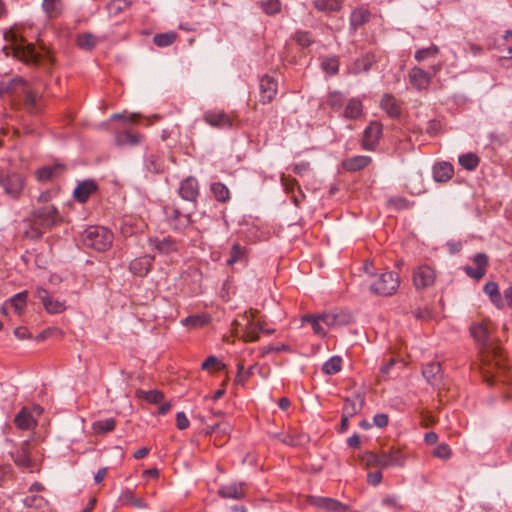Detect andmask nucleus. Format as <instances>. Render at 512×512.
Instances as JSON below:
<instances>
[{
    "mask_svg": "<svg viewBox=\"0 0 512 512\" xmlns=\"http://www.w3.org/2000/svg\"><path fill=\"white\" fill-rule=\"evenodd\" d=\"M469 330L479 351L484 381L488 385H493L496 381L494 369L499 372H504L506 369L505 357L501 347L492 340L487 322L473 323Z\"/></svg>",
    "mask_w": 512,
    "mask_h": 512,
    "instance_id": "nucleus-1",
    "label": "nucleus"
},
{
    "mask_svg": "<svg viewBox=\"0 0 512 512\" xmlns=\"http://www.w3.org/2000/svg\"><path fill=\"white\" fill-rule=\"evenodd\" d=\"M83 245L98 252L108 250L113 242V234L102 226H90L82 235Z\"/></svg>",
    "mask_w": 512,
    "mask_h": 512,
    "instance_id": "nucleus-2",
    "label": "nucleus"
},
{
    "mask_svg": "<svg viewBox=\"0 0 512 512\" xmlns=\"http://www.w3.org/2000/svg\"><path fill=\"white\" fill-rule=\"evenodd\" d=\"M374 276L375 280L370 284V291L375 295L391 296L400 286V277L396 272L386 271Z\"/></svg>",
    "mask_w": 512,
    "mask_h": 512,
    "instance_id": "nucleus-3",
    "label": "nucleus"
},
{
    "mask_svg": "<svg viewBox=\"0 0 512 512\" xmlns=\"http://www.w3.org/2000/svg\"><path fill=\"white\" fill-rule=\"evenodd\" d=\"M17 88L23 94V104L30 114H38L41 111V96L31 89L22 78L13 79L7 87V91Z\"/></svg>",
    "mask_w": 512,
    "mask_h": 512,
    "instance_id": "nucleus-4",
    "label": "nucleus"
},
{
    "mask_svg": "<svg viewBox=\"0 0 512 512\" xmlns=\"http://www.w3.org/2000/svg\"><path fill=\"white\" fill-rule=\"evenodd\" d=\"M25 186V178L22 174L11 172L0 174V187L3 193L11 198H18Z\"/></svg>",
    "mask_w": 512,
    "mask_h": 512,
    "instance_id": "nucleus-5",
    "label": "nucleus"
},
{
    "mask_svg": "<svg viewBox=\"0 0 512 512\" xmlns=\"http://www.w3.org/2000/svg\"><path fill=\"white\" fill-rule=\"evenodd\" d=\"M33 219H35V223L37 225H40L45 230L51 229L62 221L57 208L52 205L43 206L37 209L33 214Z\"/></svg>",
    "mask_w": 512,
    "mask_h": 512,
    "instance_id": "nucleus-6",
    "label": "nucleus"
},
{
    "mask_svg": "<svg viewBox=\"0 0 512 512\" xmlns=\"http://www.w3.org/2000/svg\"><path fill=\"white\" fill-rule=\"evenodd\" d=\"M164 213L168 224L173 230L183 231L192 222L191 213H183L178 207L174 205H166Z\"/></svg>",
    "mask_w": 512,
    "mask_h": 512,
    "instance_id": "nucleus-7",
    "label": "nucleus"
},
{
    "mask_svg": "<svg viewBox=\"0 0 512 512\" xmlns=\"http://www.w3.org/2000/svg\"><path fill=\"white\" fill-rule=\"evenodd\" d=\"M203 120L210 126L217 129H231L234 127L233 119L220 110H209L203 114Z\"/></svg>",
    "mask_w": 512,
    "mask_h": 512,
    "instance_id": "nucleus-8",
    "label": "nucleus"
},
{
    "mask_svg": "<svg viewBox=\"0 0 512 512\" xmlns=\"http://www.w3.org/2000/svg\"><path fill=\"white\" fill-rule=\"evenodd\" d=\"M435 278V271L428 265L419 266L413 273V283L418 290L432 286Z\"/></svg>",
    "mask_w": 512,
    "mask_h": 512,
    "instance_id": "nucleus-9",
    "label": "nucleus"
},
{
    "mask_svg": "<svg viewBox=\"0 0 512 512\" xmlns=\"http://www.w3.org/2000/svg\"><path fill=\"white\" fill-rule=\"evenodd\" d=\"M178 193L182 199L196 204L200 194L199 183L197 179L189 176L182 180L178 189Z\"/></svg>",
    "mask_w": 512,
    "mask_h": 512,
    "instance_id": "nucleus-10",
    "label": "nucleus"
},
{
    "mask_svg": "<svg viewBox=\"0 0 512 512\" xmlns=\"http://www.w3.org/2000/svg\"><path fill=\"white\" fill-rule=\"evenodd\" d=\"M382 134V125L379 122H371L364 130L362 147L365 150H374Z\"/></svg>",
    "mask_w": 512,
    "mask_h": 512,
    "instance_id": "nucleus-11",
    "label": "nucleus"
},
{
    "mask_svg": "<svg viewBox=\"0 0 512 512\" xmlns=\"http://www.w3.org/2000/svg\"><path fill=\"white\" fill-rule=\"evenodd\" d=\"M473 263L476 267L467 265L463 269L470 278L479 281L487 272L488 256L485 253H477L473 257Z\"/></svg>",
    "mask_w": 512,
    "mask_h": 512,
    "instance_id": "nucleus-12",
    "label": "nucleus"
},
{
    "mask_svg": "<svg viewBox=\"0 0 512 512\" xmlns=\"http://www.w3.org/2000/svg\"><path fill=\"white\" fill-rule=\"evenodd\" d=\"M406 456L399 449H390L380 453V468L403 467Z\"/></svg>",
    "mask_w": 512,
    "mask_h": 512,
    "instance_id": "nucleus-13",
    "label": "nucleus"
},
{
    "mask_svg": "<svg viewBox=\"0 0 512 512\" xmlns=\"http://www.w3.org/2000/svg\"><path fill=\"white\" fill-rule=\"evenodd\" d=\"M260 102L263 104L270 103L277 94V81L269 75H264L260 79Z\"/></svg>",
    "mask_w": 512,
    "mask_h": 512,
    "instance_id": "nucleus-14",
    "label": "nucleus"
},
{
    "mask_svg": "<svg viewBox=\"0 0 512 512\" xmlns=\"http://www.w3.org/2000/svg\"><path fill=\"white\" fill-rule=\"evenodd\" d=\"M410 84L417 90L427 89L431 83L432 75L424 69L415 66L408 73Z\"/></svg>",
    "mask_w": 512,
    "mask_h": 512,
    "instance_id": "nucleus-15",
    "label": "nucleus"
},
{
    "mask_svg": "<svg viewBox=\"0 0 512 512\" xmlns=\"http://www.w3.org/2000/svg\"><path fill=\"white\" fill-rule=\"evenodd\" d=\"M309 502L318 508L330 512H345L348 509L345 504L327 497L310 496Z\"/></svg>",
    "mask_w": 512,
    "mask_h": 512,
    "instance_id": "nucleus-16",
    "label": "nucleus"
},
{
    "mask_svg": "<svg viewBox=\"0 0 512 512\" xmlns=\"http://www.w3.org/2000/svg\"><path fill=\"white\" fill-rule=\"evenodd\" d=\"M154 262V256L151 255H143L138 258L133 259L129 264V270L135 276L145 277Z\"/></svg>",
    "mask_w": 512,
    "mask_h": 512,
    "instance_id": "nucleus-17",
    "label": "nucleus"
},
{
    "mask_svg": "<svg viewBox=\"0 0 512 512\" xmlns=\"http://www.w3.org/2000/svg\"><path fill=\"white\" fill-rule=\"evenodd\" d=\"M14 56L24 63L37 64L41 61V55L36 52L35 47L32 44L17 45L14 48Z\"/></svg>",
    "mask_w": 512,
    "mask_h": 512,
    "instance_id": "nucleus-18",
    "label": "nucleus"
},
{
    "mask_svg": "<svg viewBox=\"0 0 512 512\" xmlns=\"http://www.w3.org/2000/svg\"><path fill=\"white\" fill-rule=\"evenodd\" d=\"M259 332H263L265 334H272L274 330H264V323L258 322L254 323L252 319L247 318V323L243 329L242 338L245 342H256L259 339Z\"/></svg>",
    "mask_w": 512,
    "mask_h": 512,
    "instance_id": "nucleus-19",
    "label": "nucleus"
},
{
    "mask_svg": "<svg viewBox=\"0 0 512 512\" xmlns=\"http://www.w3.org/2000/svg\"><path fill=\"white\" fill-rule=\"evenodd\" d=\"M365 403V398L359 393H356L352 397L344 399V405L342 408V415L347 417H353L360 413Z\"/></svg>",
    "mask_w": 512,
    "mask_h": 512,
    "instance_id": "nucleus-20",
    "label": "nucleus"
},
{
    "mask_svg": "<svg viewBox=\"0 0 512 512\" xmlns=\"http://www.w3.org/2000/svg\"><path fill=\"white\" fill-rule=\"evenodd\" d=\"M245 486V483H230L223 485L219 489L218 494L222 498L240 500L246 495Z\"/></svg>",
    "mask_w": 512,
    "mask_h": 512,
    "instance_id": "nucleus-21",
    "label": "nucleus"
},
{
    "mask_svg": "<svg viewBox=\"0 0 512 512\" xmlns=\"http://www.w3.org/2000/svg\"><path fill=\"white\" fill-rule=\"evenodd\" d=\"M322 323L327 326L335 327L346 325L351 321V315L343 311H334L320 315Z\"/></svg>",
    "mask_w": 512,
    "mask_h": 512,
    "instance_id": "nucleus-22",
    "label": "nucleus"
},
{
    "mask_svg": "<svg viewBox=\"0 0 512 512\" xmlns=\"http://www.w3.org/2000/svg\"><path fill=\"white\" fill-rule=\"evenodd\" d=\"M14 463L21 468H30L33 465L29 451V441H24L20 448L11 453Z\"/></svg>",
    "mask_w": 512,
    "mask_h": 512,
    "instance_id": "nucleus-23",
    "label": "nucleus"
},
{
    "mask_svg": "<svg viewBox=\"0 0 512 512\" xmlns=\"http://www.w3.org/2000/svg\"><path fill=\"white\" fill-rule=\"evenodd\" d=\"M150 245L164 255H170L178 251V243L171 237L150 239Z\"/></svg>",
    "mask_w": 512,
    "mask_h": 512,
    "instance_id": "nucleus-24",
    "label": "nucleus"
},
{
    "mask_svg": "<svg viewBox=\"0 0 512 512\" xmlns=\"http://www.w3.org/2000/svg\"><path fill=\"white\" fill-rule=\"evenodd\" d=\"M142 140V135L134 133L130 130L116 131L115 132V144L119 147L123 146H136Z\"/></svg>",
    "mask_w": 512,
    "mask_h": 512,
    "instance_id": "nucleus-25",
    "label": "nucleus"
},
{
    "mask_svg": "<svg viewBox=\"0 0 512 512\" xmlns=\"http://www.w3.org/2000/svg\"><path fill=\"white\" fill-rule=\"evenodd\" d=\"M96 190L97 184L93 180H85L77 185L73 195L78 202L85 203Z\"/></svg>",
    "mask_w": 512,
    "mask_h": 512,
    "instance_id": "nucleus-26",
    "label": "nucleus"
},
{
    "mask_svg": "<svg viewBox=\"0 0 512 512\" xmlns=\"http://www.w3.org/2000/svg\"><path fill=\"white\" fill-rule=\"evenodd\" d=\"M14 423L21 430H29L36 426L37 421L33 417L32 412L28 408L23 407L15 416Z\"/></svg>",
    "mask_w": 512,
    "mask_h": 512,
    "instance_id": "nucleus-27",
    "label": "nucleus"
},
{
    "mask_svg": "<svg viewBox=\"0 0 512 512\" xmlns=\"http://www.w3.org/2000/svg\"><path fill=\"white\" fill-rule=\"evenodd\" d=\"M65 170L62 164H55L52 166H44L36 171V178L41 182H47L55 177H58Z\"/></svg>",
    "mask_w": 512,
    "mask_h": 512,
    "instance_id": "nucleus-28",
    "label": "nucleus"
},
{
    "mask_svg": "<svg viewBox=\"0 0 512 512\" xmlns=\"http://www.w3.org/2000/svg\"><path fill=\"white\" fill-rule=\"evenodd\" d=\"M371 13L364 8H358L351 12L350 29L356 32L361 26L370 20Z\"/></svg>",
    "mask_w": 512,
    "mask_h": 512,
    "instance_id": "nucleus-29",
    "label": "nucleus"
},
{
    "mask_svg": "<svg viewBox=\"0 0 512 512\" xmlns=\"http://www.w3.org/2000/svg\"><path fill=\"white\" fill-rule=\"evenodd\" d=\"M441 364L439 362H429L422 368V375L427 382L433 386L438 385L440 379Z\"/></svg>",
    "mask_w": 512,
    "mask_h": 512,
    "instance_id": "nucleus-30",
    "label": "nucleus"
},
{
    "mask_svg": "<svg viewBox=\"0 0 512 512\" xmlns=\"http://www.w3.org/2000/svg\"><path fill=\"white\" fill-rule=\"evenodd\" d=\"M42 9L48 19L58 18L64 10L63 0H43Z\"/></svg>",
    "mask_w": 512,
    "mask_h": 512,
    "instance_id": "nucleus-31",
    "label": "nucleus"
},
{
    "mask_svg": "<svg viewBox=\"0 0 512 512\" xmlns=\"http://www.w3.org/2000/svg\"><path fill=\"white\" fill-rule=\"evenodd\" d=\"M453 174L454 168L448 162L438 163L433 167V178L436 182H447Z\"/></svg>",
    "mask_w": 512,
    "mask_h": 512,
    "instance_id": "nucleus-32",
    "label": "nucleus"
},
{
    "mask_svg": "<svg viewBox=\"0 0 512 512\" xmlns=\"http://www.w3.org/2000/svg\"><path fill=\"white\" fill-rule=\"evenodd\" d=\"M371 163V157L364 156V155H358L351 157L349 159H346L343 162V167L347 171L355 172L364 169Z\"/></svg>",
    "mask_w": 512,
    "mask_h": 512,
    "instance_id": "nucleus-33",
    "label": "nucleus"
},
{
    "mask_svg": "<svg viewBox=\"0 0 512 512\" xmlns=\"http://www.w3.org/2000/svg\"><path fill=\"white\" fill-rule=\"evenodd\" d=\"M363 113L362 102L357 98H352L348 101L344 108L343 116L349 120H356L361 117Z\"/></svg>",
    "mask_w": 512,
    "mask_h": 512,
    "instance_id": "nucleus-34",
    "label": "nucleus"
},
{
    "mask_svg": "<svg viewBox=\"0 0 512 512\" xmlns=\"http://www.w3.org/2000/svg\"><path fill=\"white\" fill-rule=\"evenodd\" d=\"M119 500L123 505H130L139 509L147 508V504L144 499L137 497L131 489L124 490L121 493Z\"/></svg>",
    "mask_w": 512,
    "mask_h": 512,
    "instance_id": "nucleus-35",
    "label": "nucleus"
},
{
    "mask_svg": "<svg viewBox=\"0 0 512 512\" xmlns=\"http://www.w3.org/2000/svg\"><path fill=\"white\" fill-rule=\"evenodd\" d=\"M381 108L387 112L390 117L397 118L401 114V108L396 99L390 95L385 94L381 100Z\"/></svg>",
    "mask_w": 512,
    "mask_h": 512,
    "instance_id": "nucleus-36",
    "label": "nucleus"
},
{
    "mask_svg": "<svg viewBox=\"0 0 512 512\" xmlns=\"http://www.w3.org/2000/svg\"><path fill=\"white\" fill-rule=\"evenodd\" d=\"M315 9L324 13L338 12L342 9L341 0H314Z\"/></svg>",
    "mask_w": 512,
    "mask_h": 512,
    "instance_id": "nucleus-37",
    "label": "nucleus"
},
{
    "mask_svg": "<svg viewBox=\"0 0 512 512\" xmlns=\"http://www.w3.org/2000/svg\"><path fill=\"white\" fill-rule=\"evenodd\" d=\"M483 290L489 296L493 304H495L498 308H502V296L501 293L499 292L498 284L496 282H487L484 285Z\"/></svg>",
    "mask_w": 512,
    "mask_h": 512,
    "instance_id": "nucleus-38",
    "label": "nucleus"
},
{
    "mask_svg": "<svg viewBox=\"0 0 512 512\" xmlns=\"http://www.w3.org/2000/svg\"><path fill=\"white\" fill-rule=\"evenodd\" d=\"M116 421L114 418H107L93 422L92 430L96 435H103L115 429Z\"/></svg>",
    "mask_w": 512,
    "mask_h": 512,
    "instance_id": "nucleus-39",
    "label": "nucleus"
},
{
    "mask_svg": "<svg viewBox=\"0 0 512 512\" xmlns=\"http://www.w3.org/2000/svg\"><path fill=\"white\" fill-rule=\"evenodd\" d=\"M210 190L217 201L221 203L229 201L230 191L225 184L221 182H214L211 184Z\"/></svg>",
    "mask_w": 512,
    "mask_h": 512,
    "instance_id": "nucleus-40",
    "label": "nucleus"
},
{
    "mask_svg": "<svg viewBox=\"0 0 512 512\" xmlns=\"http://www.w3.org/2000/svg\"><path fill=\"white\" fill-rule=\"evenodd\" d=\"M247 260V250L239 243H234L230 250V257L227 259V265H233L239 261Z\"/></svg>",
    "mask_w": 512,
    "mask_h": 512,
    "instance_id": "nucleus-41",
    "label": "nucleus"
},
{
    "mask_svg": "<svg viewBox=\"0 0 512 512\" xmlns=\"http://www.w3.org/2000/svg\"><path fill=\"white\" fill-rule=\"evenodd\" d=\"M177 39V34L174 31L156 34L153 37V43L158 47H168L172 45Z\"/></svg>",
    "mask_w": 512,
    "mask_h": 512,
    "instance_id": "nucleus-42",
    "label": "nucleus"
},
{
    "mask_svg": "<svg viewBox=\"0 0 512 512\" xmlns=\"http://www.w3.org/2000/svg\"><path fill=\"white\" fill-rule=\"evenodd\" d=\"M480 159L474 153H466L459 156V164L468 171L475 170L479 165Z\"/></svg>",
    "mask_w": 512,
    "mask_h": 512,
    "instance_id": "nucleus-43",
    "label": "nucleus"
},
{
    "mask_svg": "<svg viewBox=\"0 0 512 512\" xmlns=\"http://www.w3.org/2000/svg\"><path fill=\"white\" fill-rule=\"evenodd\" d=\"M77 45L81 49L92 50L97 44V38L90 32H85L77 36Z\"/></svg>",
    "mask_w": 512,
    "mask_h": 512,
    "instance_id": "nucleus-44",
    "label": "nucleus"
},
{
    "mask_svg": "<svg viewBox=\"0 0 512 512\" xmlns=\"http://www.w3.org/2000/svg\"><path fill=\"white\" fill-rule=\"evenodd\" d=\"M341 367L342 358L340 356H333L323 364L322 371L327 375H334L341 370Z\"/></svg>",
    "mask_w": 512,
    "mask_h": 512,
    "instance_id": "nucleus-45",
    "label": "nucleus"
},
{
    "mask_svg": "<svg viewBox=\"0 0 512 512\" xmlns=\"http://www.w3.org/2000/svg\"><path fill=\"white\" fill-rule=\"evenodd\" d=\"M135 0H112L108 6L107 9L111 15H118L121 12L127 10Z\"/></svg>",
    "mask_w": 512,
    "mask_h": 512,
    "instance_id": "nucleus-46",
    "label": "nucleus"
},
{
    "mask_svg": "<svg viewBox=\"0 0 512 512\" xmlns=\"http://www.w3.org/2000/svg\"><path fill=\"white\" fill-rule=\"evenodd\" d=\"M322 69L328 75H336L339 71V59L337 56L326 57L321 61Z\"/></svg>",
    "mask_w": 512,
    "mask_h": 512,
    "instance_id": "nucleus-47",
    "label": "nucleus"
},
{
    "mask_svg": "<svg viewBox=\"0 0 512 512\" xmlns=\"http://www.w3.org/2000/svg\"><path fill=\"white\" fill-rule=\"evenodd\" d=\"M28 298V292L23 291L15 294L13 297L9 299V302L11 303V306L16 310L18 314H21L23 309L26 306Z\"/></svg>",
    "mask_w": 512,
    "mask_h": 512,
    "instance_id": "nucleus-48",
    "label": "nucleus"
},
{
    "mask_svg": "<svg viewBox=\"0 0 512 512\" xmlns=\"http://www.w3.org/2000/svg\"><path fill=\"white\" fill-rule=\"evenodd\" d=\"M137 396L152 404L160 403L164 398V394L159 390H138Z\"/></svg>",
    "mask_w": 512,
    "mask_h": 512,
    "instance_id": "nucleus-49",
    "label": "nucleus"
},
{
    "mask_svg": "<svg viewBox=\"0 0 512 512\" xmlns=\"http://www.w3.org/2000/svg\"><path fill=\"white\" fill-rule=\"evenodd\" d=\"M439 53V47L432 44L431 46L427 48H421L418 49L415 54L414 58L418 62H422L427 58L434 57Z\"/></svg>",
    "mask_w": 512,
    "mask_h": 512,
    "instance_id": "nucleus-50",
    "label": "nucleus"
},
{
    "mask_svg": "<svg viewBox=\"0 0 512 512\" xmlns=\"http://www.w3.org/2000/svg\"><path fill=\"white\" fill-rule=\"evenodd\" d=\"M210 318L206 315H191L186 317L182 323L192 328L203 327L209 322Z\"/></svg>",
    "mask_w": 512,
    "mask_h": 512,
    "instance_id": "nucleus-51",
    "label": "nucleus"
},
{
    "mask_svg": "<svg viewBox=\"0 0 512 512\" xmlns=\"http://www.w3.org/2000/svg\"><path fill=\"white\" fill-rule=\"evenodd\" d=\"M260 5L267 15H276L281 11L279 0H260Z\"/></svg>",
    "mask_w": 512,
    "mask_h": 512,
    "instance_id": "nucleus-52",
    "label": "nucleus"
},
{
    "mask_svg": "<svg viewBox=\"0 0 512 512\" xmlns=\"http://www.w3.org/2000/svg\"><path fill=\"white\" fill-rule=\"evenodd\" d=\"M302 321L310 323L315 334L320 335V336L326 335V331L321 326L322 320L320 318V315H318V316L306 315L302 318Z\"/></svg>",
    "mask_w": 512,
    "mask_h": 512,
    "instance_id": "nucleus-53",
    "label": "nucleus"
},
{
    "mask_svg": "<svg viewBox=\"0 0 512 512\" xmlns=\"http://www.w3.org/2000/svg\"><path fill=\"white\" fill-rule=\"evenodd\" d=\"M281 184L288 194L295 193V189H301L298 184V181L295 178H292L291 176H286L284 174L281 175Z\"/></svg>",
    "mask_w": 512,
    "mask_h": 512,
    "instance_id": "nucleus-54",
    "label": "nucleus"
},
{
    "mask_svg": "<svg viewBox=\"0 0 512 512\" xmlns=\"http://www.w3.org/2000/svg\"><path fill=\"white\" fill-rule=\"evenodd\" d=\"M294 39L302 47H309L314 42L311 33L308 31H297Z\"/></svg>",
    "mask_w": 512,
    "mask_h": 512,
    "instance_id": "nucleus-55",
    "label": "nucleus"
},
{
    "mask_svg": "<svg viewBox=\"0 0 512 512\" xmlns=\"http://www.w3.org/2000/svg\"><path fill=\"white\" fill-rule=\"evenodd\" d=\"M362 461L365 463L367 467L380 468V454H377L375 452H365L362 456Z\"/></svg>",
    "mask_w": 512,
    "mask_h": 512,
    "instance_id": "nucleus-56",
    "label": "nucleus"
},
{
    "mask_svg": "<svg viewBox=\"0 0 512 512\" xmlns=\"http://www.w3.org/2000/svg\"><path fill=\"white\" fill-rule=\"evenodd\" d=\"M44 308L48 313L55 314L60 313L65 310L64 302L53 300L52 298L45 303Z\"/></svg>",
    "mask_w": 512,
    "mask_h": 512,
    "instance_id": "nucleus-57",
    "label": "nucleus"
},
{
    "mask_svg": "<svg viewBox=\"0 0 512 512\" xmlns=\"http://www.w3.org/2000/svg\"><path fill=\"white\" fill-rule=\"evenodd\" d=\"M44 230L45 229L42 228L40 225H37L35 223V219H33V224L31 225L29 230L25 231V236L33 240H38L42 237Z\"/></svg>",
    "mask_w": 512,
    "mask_h": 512,
    "instance_id": "nucleus-58",
    "label": "nucleus"
},
{
    "mask_svg": "<svg viewBox=\"0 0 512 512\" xmlns=\"http://www.w3.org/2000/svg\"><path fill=\"white\" fill-rule=\"evenodd\" d=\"M433 456L441 459H448L451 456V449L448 444L441 443L433 450Z\"/></svg>",
    "mask_w": 512,
    "mask_h": 512,
    "instance_id": "nucleus-59",
    "label": "nucleus"
},
{
    "mask_svg": "<svg viewBox=\"0 0 512 512\" xmlns=\"http://www.w3.org/2000/svg\"><path fill=\"white\" fill-rule=\"evenodd\" d=\"M46 501L42 496H28L24 499V504L27 507L41 508L45 505Z\"/></svg>",
    "mask_w": 512,
    "mask_h": 512,
    "instance_id": "nucleus-60",
    "label": "nucleus"
},
{
    "mask_svg": "<svg viewBox=\"0 0 512 512\" xmlns=\"http://www.w3.org/2000/svg\"><path fill=\"white\" fill-rule=\"evenodd\" d=\"M282 351H291V348L289 345H286V344H281V345H277V346L270 345L261 350V356L264 357L271 352L278 353V352H282Z\"/></svg>",
    "mask_w": 512,
    "mask_h": 512,
    "instance_id": "nucleus-61",
    "label": "nucleus"
},
{
    "mask_svg": "<svg viewBox=\"0 0 512 512\" xmlns=\"http://www.w3.org/2000/svg\"><path fill=\"white\" fill-rule=\"evenodd\" d=\"M211 366H216L217 370H221L225 367V365L215 357V356H209L206 358V360L202 363L201 368L202 369H209Z\"/></svg>",
    "mask_w": 512,
    "mask_h": 512,
    "instance_id": "nucleus-62",
    "label": "nucleus"
},
{
    "mask_svg": "<svg viewBox=\"0 0 512 512\" xmlns=\"http://www.w3.org/2000/svg\"><path fill=\"white\" fill-rule=\"evenodd\" d=\"M176 426L179 430H184L189 427V420L184 412H178L176 415Z\"/></svg>",
    "mask_w": 512,
    "mask_h": 512,
    "instance_id": "nucleus-63",
    "label": "nucleus"
},
{
    "mask_svg": "<svg viewBox=\"0 0 512 512\" xmlns=\"http://www.w3.org/2000/svg\"><path fill=\"white\" fill-rule=\"evenodd\" d=\"M394 365H395L394 359H390L386 363H384L380 368L379 378L386 379L389 375L390 370L394 367Z\"/></svg>",
    "mask_w": 512,
    "mask_h": 512,
    "instance_id": "nucleus-64",
    "label": "nucleus"
}]
</instances>
